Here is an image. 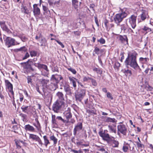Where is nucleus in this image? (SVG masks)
<instances>
[{"label":"nucleus","mask_w":153,"mask_h":153,"mask_svg":"<svg viewBox=\"0 0 153 153\" xmlns=\"http://www.w3.org/2000/svg\"><path fill=\"white\" fill-rule=\"evenodd\" d=\"M137 53L134 51L130 52L128 53L127 57L125 61L126 66H129L134 70L140 69L141 70L137 61Z\"/></svg>","instance_id":"obj_1"},{"label":"nucleus","mask_w":153,"mask_h":153,"mask_svg":"<svg viewBox=\"0 0 153 153\" xmlns=\"http://www.w3.org/2000/svg\"><path fill=\"white\" fill-rule=\"evenodd\" d=\"M108 131L106 130L99 132V134L103 140L106 141L107 143L113 148L118 147L119 145V142L115 140L113 137H110L109 134L107 133Z\"/></svg>","instance_id":"obj_2"},{"label":"nucleus","mask_w":153,"mask_h":153,"mask_svg":"<svg viewBox=\"0 0 153 153\" xmlns=\"http://www.w3.org/2000/svg\"><path fill=\"white\" fill-rule=\"evenodd\" d=\"M120 11L121 13L116 14L114 18L115 22L117 24H119L128 15L127 10L126 8L120 9Z\"/></svg>","instance_id":"obj_3"},{"label":"nucleus","mask_w":153,"mask_h":153,"mask_svg":"<svg viewBox=\"0 0 153 153\" xmlns=\"http://www.w3.org/2000/svg\"><path fill=\"white\" fill-rule=\"evenodd\" d=\"M5 41V45L8 48L19 44V43L16 41L14 39L10 37H7Z\"/></svg>","instance_id":"obj_4"},{"label":"nucleus","mask_w":153,"mask_h":153,"mask_svg":"<svg viewBox=\"0 0 153 153\" xmlns=\"http://www.w3.org/2000/svg\"><path fill=\"white\" fill-rule=\"evenodd\" d=\"M59 100H56L53 104L52 106V110L56 113H58L59 110L61 109L62 106L64 105L62 102H59Z\"/></svg>","instance_id":"obj_5"},{"label":"nucleus","mask_w":153,"mask_h":153,"mask_svg":"<svg viewBox=\"0 0 153 153\" xmlns=\"http://www.w3.org/2000/svg\"><path fill=\"white\" fill-rule=\"evenodd\" d=\"M4 82L6 88L10 94L13 98V102H14V94L13 90V84L8 80L5 79Z\"/></svg>","instance_id":"obj_6"},{"label":"nucleus","mask_w":153,"mask_h":153,"mask_svg":"<svg viewBox=\"0 0 153 153\" xmlns=\"http://www.w3.org/2000/svg\"><path fill=\"white\" fill-rule=\"evenodd\" d=\"M127 132V129L126 126L123 124L119 125L117 126V134L119 135L121 134L126 135Z\"/></svg>","instance_id":"obj_7"},{"label":"nucleus","mask_w":153,"mask_h":153,"mask_svg":"<svg viewBox=\"0 0 153 153\" xmlns=\"http://www.w3.org/2000/svg\"><path fill=\"white\" fill-rule=\"evenodd\" d=\"M137 16L134 15H132L130 17L126 20H128L130 24L131 27L133 29H134L136 26V20Z\"/></svg>","instance_id":"obj_8"},{"label":"nucleus","mask_w":153,"mask_h":153,"mask_svg":"<svg viewBox=\"0 0 153 153\" xmlns=\"http://www.w3.org/2000/svg\"><path fill=\"white\" fill-rule=\"evenodd\" d=\"M29 138L37 142L41 146H42L43 143L42 140L38 136L33 134H29Z\"/></svg>","instance_id":"obj_9"},{"label":"nucleus","mask_w":153,"mask_h":153,"mask_svg":"<svg viewBox=\"0 0 153 153\" xmlns=\"http://www.w3.org/2000/svg\"><path fill=\"white\" fill-rule=\"evenodd\" d=\"M37 68L38 69L40 70L41 69H43L46 72L44 73L42 72V74L44 76L47 75L49 71L47 66L44 64H40L39 63H37Z\"/></svg>","instance_id":"obj_10"},{"label":"nucleus","mask_w":153,"mask_h":153,"mask_svg":"<svg viewBox=\"0 0 153 153\" xmlns=\"http://www.w3.org/2000/svg\"><path fill=\"white\" fill-rule=\"evenodd\" d=\"M33 63V62L32 61L30 60V59H29L26 62L21 63L20 64L22 65H25V66H26V67H24V68L26 69H28L32 71H34L35 70L31 66Z\"/></svg>","instance_id":"obj_11"},{"label":"nucleus","mask_w":153,"mask_h":153,"mask_svg":"<svg viewBox=\"0 0 153 153\" xmlns=\"http://www.w3.org/2000/svg\"><path fill=\"white\" fill-rule=\"evenodd\" d=\"M33 13L35 17L39 16L41 13L40 10L38 6V4H34L33 5Z\"/></svg>","instance_id":"obj_12"},{"label":"nucleus","mask_w":153,"mask_h":153,"mask_svg":"<svg viewBox=\"0 0 153 153\" xmlns=\"http://www.w3.org/2000/svg\"><path fill=\"white\" fill-rule=\"evenodd\" d=\"M82 128V123L81 122L78 123L75 126L74 130V134L76 135L77 132L79 131Z\"/></svg>","instance_id":"obj_13"},{"label":"nucleus","mask_w":153,"mask_h":153,"mask_svg":"<svg viewBox=\"0 0 153 153\" xmlns=\"http://www.w3.org/2000/svg\"><path fill=\"white\" fill-rule=\"evenodd\" d=\"M149 59L148 57H140L139 58V61L140 63L142 64V67L143 66V65H147L149 63Z\"/></svg>","instance_id":"obj_14"},{"label":"nucleus","mask_w":153,"mask_h":153,"mask_svg":"<svg viewBox=\"0 0 153 153\" xmlns=\"http://www.w3.org/2000/svg\"><path fill=\"white\" fill-rule=\"evenodd\" d=\"M68 77L70 80V84L72 85L74 88H76V82L78 81V79L71 76H68Z\"/></svg>","instance_id":"obj_15"},{"label":"nucleus","mask_w":153,"mask_h":153,"mask_svg":"<svg viewBox=\"0 0 153 153\" xmlns=\"http://www.w3.org/2000/svg\"><path fill=\"white\" fill-rule=\"evenodd\" d=\"M117 38L122 43L128 44V39L126 35H119L117 37Z\"/></svg>","instance_id":"obj_16"},{"label":"nucleus","mask_w":153,"mask_h":153,"mask_svg":"<svg viewBox=\"0 0 153 153\" xmlns=\"http://www.w3.org/2000/svg\"><path fill=\"white\" fill-rule=\"evenodd\" d=\"M56 96L58 98L57 100H59V102H62L64 104H65V99L64 98V95L61 92H58L56 94Z\"/></svg>","instance_id":"obj_17"},{"label":"nucleus","mask_w":153,"mask_h":153,"mask_svg":"<svg viewBox=\"0 0 153 153\" xmlns=\"http://www.w3.org/2000/svg\"><path fill=\"white\" fill-rule=\"evenodd\" d=\"M31 107L30 106L22 105L21 107L22 111L27 114L30 113Z\"/></svg>","instance_id":"obj_18"},{"label":"nucleus","mask_w":153,"mask_h":153,"mask_svg":"<svg viewBox=\"0 0 153 153\" xmlns=\"http://www.w3.org/2000/svg\"><path fill=\"white\" fill-rule=\"evenodd\" d=\"M16 147L17 149H20L22 147L21 144L25 146L27 143L23 140H15Z\"/></svg>","instance_id":"obj_19"},{"label":"nucleus","mask_w":153,"mask_h":153,"mask_svg":"<svg viewBox=\"0 0 153 153\" xmlns=\"http://www.w3.org/2000/svg\"><path fill=\"white\" fill-rule=\"evenodd\" d=\"M108 129L111 133H116V126L114 124H110L108 126Z\"/></svg>","instance_id":"obj_20"},{"label":"nucleus","mask_w":153,"mask_h":153,"mask_svg":"<svg viewBox=\"0 0 153 153\" xmlns=\"http://www.w3.org/2000/svg\"><path fill=\"white\" fill-rule=\"evenodd\" d=\"M103 120L106 122L116 123L117 120L114 118H111L108 117H104Z\"/></svg>","instance_id":"obj_21"},{"label":"nucleus","mask_w":153,"mask_h":153,"mask_svg":"<svg viewBox=\"0 0 153 153\" xmlns=\"http://www.w3.org/2000/svg\"><path fill=\"white\" fill-rule=\"evenodd\" d=\"M55 75L53 74L51 76V78L50 81L51 82L55 84H58L59 83V80L58 79V78L56 77Z\"/></svg>","instance_id":"obj_22"},{"label":"nucleus","mask_w":153,"mask_h":153,"mask_svg":"<svg viewBox=\"0 0 153 153\" xmlns=\"http://www.w3.org/2000/svg\"><path fill=\"white\" fill-rule=\"evenodd\" d=\"M25 129L27 131L31 132H35V129L34 127L29 124H27L25 126Z\"/></svg>","instance_id":"obj_23"},{"label":"nucleus","mask_w":153,"mask_h":153,"mask_svg":"<svg viewBox=\"0 0 153 153\" xmlns=\"http://www.w3.org/2000/svg\"><path fill=\"white\" fill-rule=\"evenodd\" d=\"M64 117L66 119H70L72 117V114L70 111H66L63 113Z\"/></svg>","instance_id":"obj_24"},{"label":"nucleus","mask_w":153,"mask_h":153,"mask_svg":"<svg viewBox=\"0 0 153 153\" xmlns=\"http://www.w3.org/2000/svg\"><path fill=\"white\" fill-rule=\"evenodd\" d=\"M72 3L73 6L75 9L78 8L81 4V2H79L78 0H72Z\"/></svg>","instance_id":"obj_25"},{"label":"nucleus","mask_w":153,"mask_h":153,"mask_svg":"<svg viewBox=\"0 0 153 153\" xmlns=\"http://www.w3.org/2000/svg\"><path fill=\"white\" fill-rule=\"evenodd\" d=\"M75 99L77 102H81L82 100L84 97L83 96L77 93L75 95Z\"/></svg>","instance_id":"obj_26"},{"label":"nucleus","mask_w":153,"mask_h":153,"mask_svg":"<svg viewBox=\"0 0 153 153\" xmlns=\"http://www.w3.org/2000/svg\"><path fill=\"white\" fill-rule=\"evenodd\" d=\"M64 89L67 94H71V89L70 86L68 84L64 86Z\"/></svg>","instance_id":"obj_27"},{"label":"nucleus","mask_w":153,"mask_h":153,"mask_svg":"<svg viewBox=\"0 0 153 153\" xmlns=\"http://www.w3.org/2000/svg\"><path fill=\"white\" fill-rule=\"evenodd\" d=\"M141 30L145 32V34H147L148 32H152V33H153V29L146 26H144L143 28L141 29Z\"/></svg>","instance_id":"obj_28"},{"label":"nucleus","mask_w":153,"mask_h":153,"mask_svg":"<svg viewBox=\"0 0 153 153\" xmlns=\"http://www.w3.org/2000/svg\"><path fill=\"white\" fill-rule=\"evenodd\" d=\"M122 71L126 76H130L132 75V71L129 69H123Z\"/></svg>","instance_id":"obj_29"},{"label":"nucleus","mask_w":153,"mask_h":153,"mask_svg":"<svg viewBox=\"0 0 153 153\" xmlns=\"http://www.w3.org/2000/svg\"><path fill=\"white\" fill-rule=\"evenodd\" d=\"M58 87V84L51 82L49 85V88L51 90L53 91L56 90Z\"/></svg>","instance_id":"obj_30"},{"label":"nucleus","mask_w":153,"mask_h":153,"mask_svg":"<svg viewBox=\"0 0 153 153\" xmlns=\"http://www.w3.org/2000/svg\"><path fill=\"white\" fill-rule=\"evenodd\" d=\"M103 51L102 49H100L97 47H94V52L97 55H99L103 53Z\"/></svg>","instance_id":"obj_31"},{"label":"nucleus","mask_w":153,"mask_h":153,"mask_svg":"<svg viewBox=\"0 0 153 153\" xmlns=\"http://www.w3.org/2000/svg\"><path fill=\"white\" fill-rule=\"evenodd\" d=\"M43 138L44 140V145L45 146L47 147L48 144H50L48 137L46 135H44L43 136Z\"/></svg>","instance_id":"obj_32"},{"label":"nucleus","mask_w":153,"mask_h":153,"mask_svg":"<svg viewBox=\"0 0 153 153\" xmlns=\"http://www.w3.org/2000/svg\"><path fill=\"white\" fill-rule=\"evenodd\" d=\"M148 16L147 14L144 11H143L142 13L140 15V16L142 21L145 20Z\"/></svg>","instance_id":"obj_33"},{"label":"nucleus","mask_w":153,"mask_h":153,"mask_svg":"<svg viewBox=\"0 0 153 153\" xmlns=\"http://www.w3.org/2000/svg\"><path fill=\"white\" fill-rule=\"evenodd\" d=\"M50 138L51 140L53 141V144L55 145L57 143L58 141V139L53 134L50 136Z\"/></svg>","instance_id":"obj_34"},{"label":"nucleus","mask_w":153,"mask_h":153,"mask_svg":"<svg viewBox=\"0 0 153 153\" xmlns=\"http://www.w3.org/2000/svg\"><path fill=\"white\" fill-rule=\"evenodd\" d=\"M96 147L97 148V150L98 151L103 152L104 153H107V152L105 151V149L104 148V146H102L96 145Z\"/></svg>","instance_id":"obj_35"},{"label":"nucleus","mask_w":153,"mask_h":153,"mask_svg":"<svg viewBox=\"0 0 153 153\" xmlns=\"http://www.w3.org/2000/svg\"><path fill=\"white\" fill-rule=\"evenodd\" d=\"M51 123L53 125H57V123L56 120V117L55 115H52Z\"/></svg>","instance_id":"obj_36"},{"label":"nucleus","mask_w":153,"mask_h":153,"mask_svg":"<svg viewBox=\"0 0 153 153\" xmlns=\"http://www.w3.org/2000/svg\"><path fill=\"white\" fill-rule=\"evenodd\" d=\"M48 2L50 6L55 5L56 4L59 3V1H56V0H48Z\"/></svg>","instance_id":"obj_37"},{"label":"nucleus","mask_w":153,"mask_h":153,"mask_svg":"<svg viewBox=\"0 0 153 153\" xmlns=\"http://www.w3.org/2000/svg\"><path fill=\"white\" fill-rule=\"evenodd\" d=\"M0 25L1 27L4 31L8 28L7 26L6 25L5 22L4 21L1 22H0Z\"/></svg>","instance_id":"obj_38"},{"label":"nucleus","mask_w":153,"mask_h":153,"mask_svg":"<svg viewBox=\"0 0 153 153\" xmlns=\"http://www.w3.org/2000/svg\"><path fill=\"white\" fill-rule=\"evenodd\" d=\"M1 84L0 83V98L1 100H4L5 99L4 96L5 92H2V90H1Z\"/></svg>","instance_id":"obj_39"},{"label":"nucleus","mask_w":153,"mask_h":153,"mask_svg":"<svg viewBox=\"0 0 153 153\" xmlns=\"http://www.w3.org/2000/svg\"><path fill=\"white\" fill-rule=\"evenodd\" d=\"M87 112L90 115H94L97 114V111L95 110H87Z\"/></svg>","instance_id":"obj_40"},{"label":"nucleus","mask_w":153,"mask_h":153,"mask_svg":"<svg viewBox=\"0 0 153 153\" xmlns=\"http://www.w3.org/2000/svg\"><path fill=\"white\" fill-rule=\"evenodd\" d=\"M47 41L45 38H42L40 41L41 46H45L47 44Z\"/></svg>","instance_id":"obj_41"},{"label":"nucleus","mask_w":153,"mask_h":153,"mask_svg":"<svg viewBox=\"0 0 153 153\" xmlns=\"http://www.w3.org/2000/svg\"><path fill=\"white\" fill-rule=\"evenodd\" d=\"M21 7V10L22 12H23L25 13L28 14L29 12L27 7L22 5V6Z\"/></svg>","instance_id":"obj_42"},{"label":"nucleus","mask_w":153,"mask_h":153,"mask_svg":"<svg viewBox=\"0 0 153 153\" xmlns=\"http://www.w3.org/2000/svg\"><path fill=\"white\" fill-rule=\"evenodd\" d=\"M49 82V80L45 79H42L41 81L40 82L41 84H42V85L43 86H46Z\"/></svg>","instance_id":"obj_43"},{"label":"nucleus","mask_w":153,"mask_h":153,"mask_svg":"<svg viewBox=\"0 0 153 153\" xmlns=\"http://www.w3.org/2000/svg\"><path fill=\"white\" fill-rule=\"evenodd\" d=\"M30 56L32 57L36 56L37 54V51L32 50L29 51Z\"/></svg>","instance_id":"obj_44"},{"label":"nucleus","mask_w":153,"mask_h":153,"mask_svg":"<svg viewBox=\"0 0 153 153\" xmlns=\"http://www.w3.org/2000/svg\"><path fill=\"white\" fill-rule=\"evenodd\" d=\"M77 93L79 94H81L84 97L85 95L86 90L85 89H80L79 91L77 92Z\"/></svg>","instance_id":"obj_45"},{"label":"nucleus","mask_w":153,"mask_h":153,"mask_svg":"<svg viewBox=\"0 0 153 153\" xmlns=\"http://www.w3.org/2000/svg\"><path fill=\"white\" fill-rule=\"evenodd\" d=\"M135 143H136L138 148L141 149L144 148V145L141 143V142H136Z\"/></svg>","instance_id":"obj_46"},{"label":"nucleus","mask_w":153,"mask_h":153,"mask_svg":"<svg viewBox=\"0 0 153 153\" xmlns=\"http://www.w3.org/2000/svg\"><path fill=\"white\" fill-rule=\"evenodd\" d=\"M68 149L69 150V149L71 150H70V152H72L74 153H83L81 149H79L78 151H77L71 148H69Z\"/></svg>","instance_id":"obj_47"},{"label":"nucleus","mask_w":153,"mask_h":153,"mask_svg":"<svg viewBox=\"0 0 153 153\" xmlns=\"http://www.w3.org/2000/svg\"><path fill=\"white\" fill-rule=\"evenodd\" d=\"M92 78L88 76H83V81L85 82H88L89 80L91 79Z\"/></svg>","instance_id":"obj_48"},{"label":"nucleus","mask_w":153,"mask_h":153,"mask_svg":"<svg viewBox=\"0 0 153 153\" xmlns=\"http://www.w3.org/2000/svg\"><path fill=\"white\" fill-rule=\"evenodd\" d=\"M97 42L100 44H103L105 42V40L103 38L101 37L100 39H97Z\"/></svg>","instance_id":"obj_49"},{"label":"nucleus","mask_w":153,"mask_h":153,"mask_svg":"<svg viewBox=\"0 0 153 153\" xmlns=\"http://www.w3.org/2000/svg\"><path fill=\"white\" fill-rule=\"evenodd\" d=\"M67 69L69 71L71 72L74 74H75L76 73V71L71 67L67 68Z\"/></svg>","instance_id":"obj_50"},{"label":"nucleus","mask_w":153,"mask_h":153,"mask_svg":"<svg viewBox=\"0 0 153 153\" xmlns=\"http://www.w3.org/2000/svg\"><path fill=\"white\" fill-rule=\"evenodd\" d=\"M104 23L106 29H110L109 24L108 20L105 19L104 21Z\"/></svg>","instance_id":"obj_51"},{"label":"nucleus","mask_w":153,"mask_h":153,"mask_svg":"<svg viewBox=\"0 0 153 153\" xmlns=\"http://www.w3.org/2000/svg\"><path fill=\"white\" fill-rule=\"evenodd\" d=\"M42 8L43 10L45 12V13H47L48 12L50 13V11L49 10L48 8L47 7L43 5Z\"/></svg>","instance_id":"obj_52"},{"label":"nucleus","mask_w":153,"mask_h":153,"mask_svg":"<svg viewBox=\"0 0 153 153\" xmlns=\"http://www.w3.org/2000/svg\"><path fill=\"white\" fill-rule=\"evenodd\" d=\"M120 66V64L118 62H116L115 63L114 68L115 69H118Z\"/></svg>","instance_id":"obj_53"},{"label":"nucleus","mask_w":153,"mask_h":153,"mask_svg":"<svg viewBox=\"0 0 153 153\" xmlns=\"http://www.w3.org/2000/svg\"><path fill=\"white\" fill-rule=\"evenodd\" d=\"M93 70L94 71H96L97 73L100 74H102V70H101L100 69L98 68H94L93 69Z\"/></svg>","instance_id":"obj_54"},{"label":"nucleus","mask_w":153,"mask_h":153,"mask_svg":"<svg viewBox=\"0 0 153 153\" xmlns=\"http://www.w3.org/2000/svg\"><path fill=\"white\" fill-rule=\"evenodd\" d=\"M19 115L22 118L23 121H25L26 119L27 116L26 115L21 113Z\"/></svg>","instance_id":"obj_55"},{"label":"nucleus","mask_w":153,"mask_h":153,"mask_svg":"<svg viewBox=\"0 0 153 153\" xmlns=\"http://www.w3.org/2000/svg\"><path fill=\"white\" fill-rule=\"evenodd\" d=\"M20 51L23 52L25 53L27 52V49L25 46L20 48Z\"/></svg>","instance_id":"obj_56"},{"label":"nucleus","mask_w":153,"mask_h":153,"mask_svg":"<svg viewBox=\"0 0 153 153\" xmlns=\"http://www.w3.org/2000/svg\"><path fill=\"white\" fill-rule=\"evenodd\" d=\"M128 149V146L126 145L123 146V150L124 152H127Z\"/></svg>","instance_id":"obj_57"},{"label":"nucleus","mask_w":153,"mask_h":153,"mask_svg":"<svg viewBox=\"0 0 153 153\" xmlns=\"http://www.w3.org/2000/svg\"><path fill=\"white\" fill-rule=\"evenodd\" d=\"M107 97L111 100L113 99V97L111 94L109 92H107L106 95Z\"/></svg>","instance_id":"obj_58"},{"label":"nucleus","mask_w":153,"mask_h":153,"mask_svg":"<svg viewBox=\"0 0 153 153\" xmlns=\"http://www.w3.org/2000/svg\"><path fill=\"white\" fill-rule=\"evenodd\" d=\"M91 81L92 84L93 85L95 86H96L97 85V82H96V81L95 79L92 78L91 79Z\"/></svg>","instance_id":"obj_59"},{"label":"nucleus","mask_w":153,"mask_h":153,"mask_svg":"<svg viewBox=\"0 0 153 153\" xmlns=\"http://www.w3.org/2000/svg\"><path fill=\"white\" fill-rule=\"evenodd\" d=\"M27 83L29 84L30 83H31L32 82V79L31 78V76H27Z\"/></svg>","instance_id":"obj_60"},{"label":"nucleus","mask_w":153,"mask_h":153,"mask_svg":"<svg viewBox=\"0 0 153 153\" xmlns=\"http://www.w3.org/2000/svg\"><path fill=\"white\" fill-rule=\"evenodd\" d=\"M121 28L122 30L125 31L127 29V25L123 24L121 25Z\"/></svg>","instance_id":"obj_61"},{"label":"nucleus","mask_w":153,"mask_h":153,"mask_svg":"<svg viewBox=\"0 0 153 153\" xmlns=\"http://www.w3.org/2000/svg\"><path fill=\"white\" fill-rule=\"evenodd\" d=\"M19 100L20 102L22 101L24 99V96L22 93H19Z\"/></svg>","instance_id":"obj_62"},{"label":"nucleus","mask_w":153,"mask_h":153,"mask_svg":"<svg viewBox=\"0 0 153 153\" xmlns=\"http://www.w3.org/2000/svg\"><path fill=\"white\" fill-rule=\"evenodd\" d=\"M30 56V55L28 52H27L25 55L22 58V60L25 59Z\"/></svg>","instance_id":"obj_63"},{"label":"nucleus","mask_w":153,"mask_h":153,"mask_svg":"<svg viewBox=\"0 0 153 153\" xmlns=\"http://www.w3.org/2000/svg\"><path fill=\"white\" fill-rule=\"evenodd\" d=\"M21 39L23 42H25L27 40V38L25 36H22Z\"/></svg>","instance_id":"obj_64"}]
</instances>
